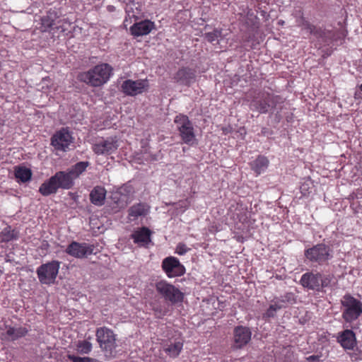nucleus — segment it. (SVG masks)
I'll list each match as a JSON object with an SVG mask.
<instances>
[{
  "instance_id": "35",
  "label": "nucleus",
  "mask_w": 362,
  "mask_h": 362,
  "mask_svg": "<svg viewBox=\"0 0 362 362\" xmlns=\"http://www.w3.org/2000/svg\"><path fill=\"white\" fill-rule=\"evenodd\" d=\"M124 198L129 201V197L134 194V189L132 185L126 183L119 187L117 190Z\"/></svg>"
},
{
  "instance_id": "44",
  "label": "nucleus",
  "mask_w": 362,
  "mask_h": 362,
  "mask_svg": "<svg viewBox=\"0 0 362 362\" xmlns=\"http://www.w3.org/2000/svg\"><path fill=\"white\" fill-rule=\"evenodd\" d=\"M359 89L362 92V83L359 86Z\"/></svg>"
},
{
  "instance_id": "13",
  "label": "nucleus",
  "mask_w": 362,
  "mask_h": 362,
  "mask_svg": "<svg viewBox=\"0 0 362 362\" xmlns=\"http://www.w3.org/2000/svg\"><path fill=\"white\" fill-rule=\"evenodd\" d=\"M119 147L118 140L117 137H108L103 139L93 146V151L97 155H110Z\"/></svg>"
},
{
  "instance_id": "22",
  "label": "nucleus",
  "mask_w": 362,
  "mask_h": 362,
  "mask_svg": "<svg viewBox=\"0 0 362 362\" xmlns=\"http://www.w3.org/2000/svg\"><path fill=\"white\" fill-rule=\"evenodd\" d=\"M106 190L100 186L95 187L90 193V200L95 206H100L104 204Z\"/></svg>"
},
{
  "instance_id": "41",
  "label": "nucleus",
  "mask_w": 362,
  "mask_h": 362,
  "mask_svg": "<svg viewBox=\"0 0 362 362\" xmlns=\"http://www.w3.org/2000/svg\"><path fill=\"white\" fill-rule=\"evenodd\" d=\"M310 181H307V182H304L300 189V192L303 194L304 195H306L307 194H309L310 192H309V189H310Z\"/></svg>"
},
{
  "instance_id": "5",
  "label": "nucleus",
  "mask_w": 362,
  "mask_h": 362,
  "mask_svg": "<svg viewBox=\"0 0 362 362\" xmlns=\"http://www.w3.org/2000/svg\"><path fill=\"white\" fill-rule=\"evenodd\" d=\"M304 255L306 259L312 263L323 264L332 257V250L329 246L319 243L305 250Z\"/></svg>"
},
{
  "instance_id": "26",
  "label": "nucleus",
  "mask_w": 362,
  "mask_h": 362,
  "mask_svg": "<svg viewBox=\"0 0 362 362\" xmlns=\"http://www.w3.org/2000/svg\"><path fill=\"white\" fill-rule=\"evenodd\" d=\"M90 165L88 161H80L72 165L68 169L69 174H71L74 180L77 179L83 172L86 171V168Z\"/></svg>"
},
{
  "instance_id": "29",
  "label": "nucleus",
  "mask_w": 362,
  "mask_h": 362,
  "mask_svg": "<svg viewBox=\"0 0 362 362\" xmlns=\"http://www.w3.org/2000/svg\"><path fill=\"white\" fill-rule=\"evenodd\" d=\"M15 177L18 182H26L31 179L32 171L26 167H17L15 169Z\"/></svg>"
},
{
  "instance_id": "30",
  "label": "nucleus",
  "mask_w": 362,
  "mask_h": 362,
  "mask_svg": "<svg viewBox=\"0 0 362 362\" xmlns=\"http://www.w3.org/2000/svg\"><path fill=\"white\" fill-rule=\"evenodd\" d=\"M111 200L112 202L116 205L114 206V208L119 211L122 209L125 208L129 201H128L127 199L124 198L118 192L115 191L111 195Z\"/></svg>"
},
{
  "instance_id": "42",
  "label": "nucleus",
  "mask_w": 362,
  "mask_h": 362,
  "mask_svg": "<svg viewBox=\"0 0 362 362\" xmlns=\"http://www.w3.org/2000/svg\"><path fill=\"white\" fill-rule=\"evenodd\" d=\"M319 356H316V355H312V356H310L308 358H307V359L308 361H317L319 359Z\"/></svg>"
},
{
  "instance_id": "1",
  "label": "nucleus",
  "mask_w": 362,
  "mask_h": 362,
  "mask_svg": "<svg viewBox=\"0 0 362 362\" xmlns=\"http://www.w3.org/2000/svg\"><path fill=\"white\" fill-rule=\"evenodd\" d=\"M112 68L108 64H100L95 66L86 72L79 74L78 78L91 86L98 87L105 83L110 78Z\"/></svg>"
},
{
  "instance_id": "40",
  "label": "nucleus",
  "mask_w": 362,
  "mask_h": 362,
  "mask_svg": "<svg viewBox=\"0 0 362 362\" xmlns=\"http://www.w3.org/2000/svg\"><path fill=\"white\" fill-rule=\"evenodd\" d=\"M189 249L187 248L186 245L184 243H179L176 247V252L180 255H185Z\"/></svg>"
},
{
  "instance_id": "2",
  "label": "nucleus",
  "mask_w": 362,
  "mask_h": 362,
  "mask_svg": "<svg viewBox=\"0 0 362 362\" xmlns=\"http://www.w3.org/2000/svg\"><path fill=\"white\" fill-rule=\"evenodd\" d=\"M155 288L161 298L166 302L170 303L172 305L182 303L184 300V293L178 288L165 280L156 282Z\"/></svg>"
},
{
  "instance_id": "19",
  "label": "nucleus",
  "mask_w": 362,
  "mask_h": 362,
  "mask_svg": "<svg viewBox=\"0 0 362 362\" xmlns=\"http://www.w3.org/2000/svg\"><path fill=\"white\" fill-rule=\"evenodd\" d=\"M153 29H155L154 23L149 20H144L132 25L130 31L132 35L139 37L148 35Z\"/></svg>"
},
{
  "instance_id": "36",
  "label": "nucleus",
  "mask_w": 362,
  "mask_h": 362,
  "mask_svg": "<svg viewBox=\"0 0 362 362\" xmlns=\"http://www.w3.org/2000/svg\"><path fill=\"white\" fill-rule=\"evenodd\" d=\"M299 25L302 27V29L306 30L309 33L315 35H320L322 31L317 29L314 25H311L309 22L305 21L303 18L301 19V22Z\"/></svg>"
},
{
  "instance_id": "17",
  "label": "nucleus",
  "mask_w": 362,
  "mask_h": 362,
  "mask_svg": "<svg viewBox=\"0 0 362 362\" xmlns=\"http://www.w3.org/2000/svg\"><path fill=\"white\" fill-rule=\"evenodd\" d=\"M320 272H309L302 275L300 283L304 288L320 291Z\"/></svg>"
},
{
  "instance_id": "14",
  "label": "nucleus",
  "mask_w": 362,
  "mask_h": 362,
  "mask_svg": "<svg viewBox=\"0 0 362 362\" xmlns=\"http://www.w3.org/2000/svg\"><path fill=\"white\" fill-rule=\"evenodd\" d=\"M173 79L180 85L190 86L196 81V71L189 67H182L174 74Z\"/></svg>"
},
{
  "instance_id": "27",
  "label": "nucleus",
  "mask_w": 362,
  "mask_h": 362,
  "mask_svg": "<svg viewBox=\"0 0 362 362\" xmlns=\"http://www.w3.org/2000/svg\"><path fill=\"white\" fill-rule=\"evenodd\" d=\"M268 164V159L264 156H259L251 163V166L252 169L257 175H259L267 168Z\"/></svg>"
},
{
  "instance_id": "4",
  "label": "nucleus",
  "mask_w": 362,
  "mask_h": 362,
  "mask_svg": "<svg viewBox=\"0 0 362 362\" xmlns=\"http://www.w3.org/2000/svg\"><path fill=\"white\" fill-rule=\"evenodd\" d=\"M174 122L182 141L190 146L194 144L196 136L193 124L189 117L187 115L180 114L175 117Z\"/></svg>"
},
{
  "instance_id": "6",
  "label": "nucleus",
  "mask_w": 362,
  "mask_h": 362,
  "mask_svg": "<svg viewBox=\"0 0 362 362\" xmlns=\"http://www.w3.org/2000/svg\"><path fill=\"white\" fill-rule=\"evenodd\" d=\"M279 100L280 98L279 96L264 93L260 97L255 98L251 101L250 108L252 111H257L260 114H265L270 109L274 108Z\"/></svg>"
},
{
  "instance_id": "7",
  "label": "nucleus",
  "mask_w": 362,
  "mask_h": 362,
  "mask_svg": "<svg viewBox=\"0 0 362 362\" xmlns=\"http://www.w3.org/2000/svg\"><path fill=\"white\" fill-rule=\"evenodd\" d=\"M60 264V262L53 260L40 265L36 271L40 283L44 284L54 283L57 276Z\"/></svg>"
},
{
  "instance_id": "24",
  "label": "nucleus",
  "mask_w": 362,
  "mask_h": 362,
  "mask_svg": "<svg viewBox=\"0 0 362 362\" xmlns=\"http://www.w3.org/2000/svg\"><path fill=\"white\" fill-rule=\"evenodd\" d=\"M28 330L25 327H8L5 334L8 339L15 341L23 337H25Z\"/></svg>"
},
{
  "instance_id": "21",
  "label": "nucleus",
  "mask_w": 362,
  "mask_h": 362,
  "mask_svg": "<svg viewBox=\"0 0 362 362\" xmlns=\"http://www.w3.org/2000/svg\"><path fill=\"white\" fill-rule=\"evenodd\" d=\"M151 230L143 227L141 229L134 231L132 235L131 238L134 242L141 246L146 245L151 241Z\"/></svg>"
},
{
  "instance_id": "25",
  "label": "nucleus",
  "mask_w": 362,
  "mask_h": 362,
  "mask_svg": "<svg viewBox=\"0 0 362 362\" xmlns=\"http://www.w3.org/2000/svg\"><path fill=\"white\" fill-rule=\"evenodd\" d=\"M128 212L129 220L134 221L139 216H145L147 213V209L144 204L139 203L131 206Z\"/></svg>"
},
{
  "instance_id": "20",
  "label": "nucleus",
  "mask_w": 362,
  "mask_h": 362,
  "mask_svg": "<svg viewBox=\"0 0 362 362\" xmlns=\"http://www.w3.org/2000/svg\"><path fill=\"white\" fill-rule=\"evenodd\" d=\"M53 177L55 178L59 189H69L74 185V180L68 170L66 171H59Z\"/></svg>"
},
{
  "instance_id": "11",
  "label": "nucleus",
  "mask_w": 362,
  "mask_h": 362,
  "mask_svg": "<svg viewBox=\"0 0 362 362\" xmlns=\"http://www.w3.org/2000/svg\"><path fill=\"white\" fill-rule=\"evenodd\" d=\"M162 268L169 278L182 276L185 272V267L174 257L165 258Z\"/></svg>"
},
{
  "instance_id": "43",
  "label": "nucleus",
  "mask_w": 362,
  "mask_h": 362,
  "mask_svg": "<svg viewBox=\"0 0 362 362\" xmlns=\"http://www.w3.org/2000/svg\"><path fill=\"white\" fill-rule=\"evenodd\" d=\"M138 5H139L138 4H135L134 2L132 3V6H134L136 10L138 9V6H137Z\"/></svg>"
},
{
  "instance_id": "16",
  "label": "nucleus",
  "mask_w": 362,
  "mask_h": 362,
  "mask_svg": "<svg viewBox=\"0 0 362 362\" xmlns=\"http://www.w3.org/2000/svg\"><path fill=\"white\" fill-rule=\"evenodd\" d=\"M59 17L54 10L50 9L43 16L41 21L40 30L42 32H49L52 29H59L57 24L59 23Z\"/></svg>"
},
{
  "instance_id": "23",
  "label": "nucleus",
  "mask_w": 362,
  "mask_h": 362,
  "mask_svg": "<svg viewBox=\"0 0 362 362\" xmlns=\"http://www.w3.org/2000/svg\"><path fill=\"white\" fill-rule=\"evenodd\" d=\"M53 176L49 180L44 182L39 188V192L43 196H49L52 194H55L59 187Z\"/></svg>"
},
{
  "instance_id": "15",
  "label": "nucleus",
  "mask_w": 362,
  "mask_h": 362,
  "mask_svg": "<svg viewBox=\"0 0 362 362\" xmlns=\"http://www.w3.org/2000/svg\"><path fill=\"white\" fill-rule=\"evenodd\" d=\"M251 335V331L248 327L243 326L235 327L233 331V347L236 349L243 348L250 341Z\"/></svg>"
},
{
  "instance_id": "8",
  "label": "nucleus",
  "mask_w": 362,
  "mask_h": 362,
  "mask_svg": "<svg viewBox=\"0 0 362 362\" xmlns=\"http://www.w3.org/2000/svg\"><path fill=\"white\" fill-rule=\"evenodd\" d=\"M95 335L100 347L106 354L112 355L117 346L113 332L106 327H100L97 329Z\"/></svg>"
},
{
  "instance_id": "33",
  "label": "nucleus",
  "mask_w": 362,
  "mask_h": 362,
  "mask_svg": "<svg viewBox=\"0 0 362 362\" xmlns=\"http://www.w3.org/2000/svg\"><path fill=\"white\" fill-rule=\"evenodd\" d=\"M272 303L269 305V307L262 315V317L264 320L274 317L276 316V312L282 309L281 306L279 305L274 299L272 301Z\"/></svg>"
},
{
  "instance_id": "31",
  "label": "nucleus",
  "mask_w": 362,
  "mask_h": 362,
  "mask_svg": "<svg viewBox=\"0 0 362 362\" xmlns=\"http://www.w3.org/2000/svg\"><path fill=\"white\" fill-rule=\"evenodd\" d=\"M182 346H183V344L182 342L176 341L175 343H171L170 344L167 345L164 348V351L170 357L175 358V357H177L180 354L181 350L182 349Z\"/></svg>"
},
{
  "instance_id": "39",
  "label": "nucleus",
  "mask_w": 362,
  "mask_h": 362,
  "mask_svg": "<svg viewBox=\"0 0 362 362\" xmlns=\"http://www.w3.org/2000/svg\"><path fill=\"white\" fill-rule=\"evenodd\" d=\"M154 313L156 317L163 318L168 312L167 308H163L161 306H157L153 308Z\"/></svg>"
},
{
  "instance_id": "45",
  "label": "nucleus",
  "mask_w": 362,
  "mask_h": 362,
  "mask_svg": "<svg viewBox=\"0 0 362 362\" xmlns=\"http://www.w3.org/2000/svg\"><path fill=\"white\" fill-rule=\"evenodd\" d=\"M133 17H136V15L134 13L132 14Z\"/></svg>"
},
{
  "instance_id": "12",
  "label": "nucleus",
  "mask_w": 362,
  "mask_h": 362,
  "mask_svg": "<svg viewBox=\"0 0 362 362\" xmlns=\"http://www.w3.org/2000/svg\"><path fill=\"white\" fill-rule=\"evenodd\" d=\"M94 247L86 243L72 241L66 248L65 252L76 258H84L93 253Z\"/></svg>"
},
{
  "instance_id": "34",
  "label": "nucleus",
  "mask_w": 362,
  "mask_h": 362,
  "mask_svg": "<svg viewBox=\"0 0 362 362\" xmlns=\"http://www.w3.org/2000/svg\"><path fill=\"white\" fill-rule=\"evenodd\" d=\"M204 38L211 43L218 44L219 40L222 38L221 30L214 29L211 32L204 34Z\"/></svg>"
},
{
  "instance_id": "10",
  "label": "nucleus",
  "mask_w": 362,
  "mask_h": 362,
  "mask_svg": "<svg viewBox=\"0 0 362 362\" xmlns=\"http://www.w3.org/2000/svg\"><path fill=\"white\" fill-rule=\"evenodd\" d=\"M148 86V81L147 80L139 79L133 81L127 79L123 81L121 88L125 95L135 96L147 90Z\"/></svg>"
},
{
  "instance_id": "32",
  "label": "nucleus",
  "mask_w": 362,
  "mask_h": 362,
  "mask_svg": "<svg viewBox=\"0 0 362 362\" xmlns=\"http://www.w3.org/2000/svg\"><path fill=\"white\" fill-rule=\"evenodd\" d=\"M91 338L89 337L86 340L78 341L76 344V351L81 354H88L92 350V344L88 340Z\"/></svg>"
},
{
  "instance_id": "3",
  "label": "nucleus",
  "mask_w": 362,
  "mask_h": 362,
  "mask_svg": "<svg viewBox=\"0 0 362 362\" xmlns=\"http://www.w3.org/2000/svg\"><path fill=\"white\" fill-rule=\"evenodd\" d=\"M342 318L346 322L357 320L362 313V303L350 294H346L341 300Z\"/></svg>"
},
{
  "instance_id": "28",
  "label": "nucleus",
  "mask_w": 362,
  "mask_h": 362,
  "mask_svg": "<svg viewBox=\"0 0 362 362\" xmlns=\"http://www.w3.org/2000/svg\"><path fill=\"white\" fill-rule=\"evenodd\" d=\"M274 300L281 306V308H285L296 303V296L293 293L288 292L279 298H275Z\"/></svg>"
},
{
  "instance_id": "9",
  "label": "nucleus",
  "mask_w": 362,
  "mask_h": 362,
  "mask_svg": "<svg viewBox=\"0 0 362 362\" xmlns=\"http://www.w3.org/2000/svg\"><path fill=\"white\" fill-rule=\"evenodd\" d=\"M74 138L66 128L57 131L51 138V145L57 151H67L73 143Z\"/></svg>"
},
{
  "instance_id": "37",
  "label": "nucleus",
  "mask_w": 362,
  "mask_h": 362,
  "mask_svg": "<svg viewBox=\"0 0 362 362\" xmlns=\"http://www.w3.org/2000/svg\"><path fill=\"white\" fill-rule=\"evenodd\" d=\"M68 358L72 362H101L95 358L90 357H80L74 355H68Z\"/></svg>"
},
{
  "instance_id": "18",
  "label": "nucleus",
  "mask_w": 362,
  "mask_h": 362,
  "mask_svg": "<svg viewBox=\"0 0 362 362\" xmlns=\"http://www.w3.org/2000/svg\"><path fill=\"white\" fill-rule=\"evenodd\" d=\"M337 341L344 349L348 350H353L357 344L355 333L349 329L339 332Z\"/></svg>"
},
{
  "instance_id": "38",
  "label": "nucleus",
  "mask_w": 362,
  "mask_h": 362,
  "mask_svg": "<svg viewBox=\"0 0 362 362\" xmlns=\"http://www.w3.org/2000/svg\"><path fill=\"white\" fill-rule=\"evenodd\" d=\"M332 277L330 275H324L320 274V291L325 287H328L330 286Z\"/></svg>"
}]
</instances>
